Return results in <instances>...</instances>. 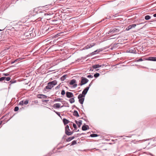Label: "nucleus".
<instances>
[{
    "mask_svg": "<svg viewBox=\"0 0 156 156\" xmlns=\"http://www.w3.org/2000/svg\"><path fill=\"white\" fill-rule=\"evenodd\" d=\"M120 28V27H118L111 29L107 34H110V35H115L119 32Z\"/></svg>",
    "mask_w": 156,
    "mask_h": 156,
    "instance_id": "1",
    "label": "nucleus"
},
{
    "mask_svg": "<svg viewBox=\"0 0 156 156\" xmlns=\"http://www.w3.org/2000/svg\"><path fill=\"white\" fill-rule=\"evenodd\" d=\"M84 95L80 94L78 96V98L79 99V102L81 104H83L84 100Z\"/></svg>",
    "mask_w": 156,
    "mask_h": 156,
    "instance_id": "2",
    "label": "nucleus"
},
{
    "mask_svg": "<svg viewBox=\"0 0 156 156\" xmlns=\"http://www.w3.org/2000/svg\"><path fill=\"white\" fill-rule=\"evenodd\" d=\"M88 81V80L87 79L83 77H81V83L80 84V86H82L86 83Z\"/></svg>",
    "mask_w": 156,
    "mask_h": 156,
    "instance_id": "3",
    "label": "nucleus"
},
{
    "mask_svg": "<svg viewBox=\"0 0 156 156\" xmlns=\"http://www.w3.org/2000/svg\"><path fill=\"white\" fill-rule=\"evenodd\" d=\"M69 126L68 125H67L65 127V133L68 136H70L72 135L73 133V132H69L67 131V129H69Z\"/></svg>",
    "mask_w": 156,
    "mask_h": 156,
    "instance_id": "4",
    "label": "nucleus"
},
{
    "mask_svg": "<svg viewBox=\"0 0 156 156\" xmlns=\"http://www.w3.org/2000/svg\"><path fill=\"white\" fill-rule=\"evenodd\" d=\"M57 83V81L55 80L49 82V89L53 87Z\"/></svg>",
    "mask_w": 156,
    "mask_h": 156,
    "instance_id": "5",
    "label": "nucleus"
},
{
    "mask_svg": "<svg viewBox=\"0 0 156 156\" xmlns=\"http://www.w3.org/2000/svg\"><path fill=\"white\" fill-rule=\"evenodd\" d=\"M144 60L156 61V57H150L148 58H144Z\"/></svg>",
    "mask_w": 156,
    "mask_h": 156,
    "instance_id": "6",
    "label": "nucleus"
},
{
    "mask_svg": "<svg viewBox=\"0 0 156 156\" xmlns=\"http://www.w3.org/2000/svg\"><path fill=\"white\" fill-rule=\"evenodd\" d=\"M91 83H90L88 87H87L82 92V94H83V95H84V96L85 94H87L88 90L90 86Z\"/></svg>",
    "mask_w": 156,
    "mask_h": 156,
    "instance_id": "7",
    "label": "nucleus"
},
{
    "mask_svg": "<svg viewBox=\"0 0 156 156\" xmlns=\"http://www.w3.org/2000/svg\"><path fill=\"white\" fill-rule=\"evenodd\" d=\"M66 97L68 98H72L74 96V95L72 93L69 92H66Z\"/></svg>",
    "mask_w": 156,
    "mask_h": 156,
    "instance_id": "8",
    "label": "nucleus"
},
{
    "mask_svg": "<svg viewBox=\"0 0 156 156\" xmlns=\"http://www.w3.org/2000/svg\"><path fill=\"white\" fill-rule=\"evenodd\" d=\"M136 26V24H133L129 25L126 29L127 30H129L132 29L133 27H135Z\"/></svg>",
    "mask_w": 156,
    "mask_h": 156,
    "instance_id": "9",
    "label": "nucleus"
},
{
    "mask_svg": "<svg viewBox=\"0 0 156 156\" xmlns=\"http://www.w3.org/2000/svg\"><path fill=\"white\" fill-rule=\"evenodd\" d=\"M37 97L39 98H45L47 97V96L44 95L40 94L37 95Z\"/></svg>",
    "mask_w": 156,
    "mask_h": 156,
    "instance_id": "10",
    "label": "nucleus"
},
{
    "mask_svg": "<svg viewBox=\"0 0 156 156\" xmlns=\"http://www.w3.org/2000/svg\"><path fill=\"white\" fill-rule=\"evenodd\" d=\"M104 66V65H99V64H97V65H96L93 66L92 67L94 69H96V68H98L103 67Z\"/></svg>",
    "mask_w": 156,
    "mask_h": 156,
    "instance_id": "11",
    "label": "nucleus"
},
{
    "mask_svg": "<svg viewBox=\"0 0 156 156\" xmlns=\"http://www.w3.org/2000/svg\"><path fill=\"white\" fill-rule=\"evenodd\" d=\"M61 104L60 103H56L53 105V107L56 108H59L60 107Z\"/></svg>",
    "mask_w": 156,
    "mask_h": 156,
    "instance_id": "12",
    "label": "nucleus"
},
{
    "mask_svg": "<svg viewBox=\"0 0 156 156\" xmlns=\"http://www.w3.org/2000/svg\"><path fill=\"white\" fill-rule=\"evenodd\" d=\"M95 45V43H93V44H88L85 47V48L86 49H88V48H90L94 46Z\"/></svg>",
    "mask_w": 156,
    "mask_h": 156,
    "instance_id": "13",
    "label": "nucleus"
},
{
    "mask_svg": "<svg viewBox=\"0 0 156 156\" xmlns=\"http://www.w3.org/2000/svg\"><path fill=\"white\" fill-rule=\"evenodd\" d=\"M89 129V127L87 125L83 126L82 128L83 130H86Z\"/></svg>",
    "mask_w": 156,
    "mask_h": 156,
    "instance_id": "14",
    "label": "nucleus"
},
{
    "mask_svg": "<svg viewBox=\"0 0 156 156\" xmlns=\"http://www.w3.org/2000/svg\"><path fill=\"white\" fill-rule=\"evenodd\" d=\"M76 123L77 124L79 127H80L82 124V121H75Z\"/></svg>",
    "mask_w": 156,
    "mask_h": 156,
    "instance_id": "15",
    "label": "nucleus"
},
{
    "mask_svg": "<svg viewBox=\"0 0 156 156\" xmlns=\"http://www.w3.org/2000/svg\"><path fill=\"white\" fill-rule=\"evenodd\" d=\"M75 137L74 136L71 137H69L66 139V142H69L71 141Z\"/></svg>",
    "mask_w": 156,
    "mask_h": 156,
    "instance_id": "16",
    "label": "nucleus"
},
{
    "mask_svg": "<svg viewBox=\"0 0 156 156\" xmlns=\"http://www.w3.org/2000/svg\"><path fill=\"white\" fill-rule=\"evenodd\" d=\"M63 122L64 125H66L69 123V121L66 119H63Z\"/></svg>",
    "mask_w": 156,
    "mask_h": 156,
    "instance_id": "17",
    "label": "nucleus"
},
{
    "mask_svg": "<svg viewBox=\"0 0 156 156\" xmlns=\"http://www.w3.org/2000/svg\"><path fill=\"white\" fill-rule=\"evenodd\" d=\"M73 115H74L76 116V117H79V116L78 112L76 111H74L73 113Z\"/></svg>",
    "mask_w": 156,
    "mask_h": 156,
    "instance_id": "18",
    "label": "nucleus"
},
{
    "mask_svg": "<svg viewBox=\"0 0 156 156\" xmlns=\"http://www.w3.org/2000/svg\"><path fill=\"white\" fill-rule=\"evenodd\" d=\"M76 82V81L75 80L73 79L69 83V84L70 85H72L74 84Z\"/></svg>",
    "mask_w": 156,
    "mask_h": 156,
    "instance_id": "19",
    "label": "nucleus"
},
{
    "mask_svg": "<svg viewBox=\"0 0 156 156\" xmlns=\"http://www.w3.org/2000/svg\"><path fill=\"white\" fill-rule=\"evenodd\" d=\"M3 78H4V80H5L7 81H9L10 79L11 78L10 77H3Z\"/></svg>",
    "mask_w": 156,
    "mask_h": 156,
    "instance_id": "20",
    "label": "nucleus"
},
{
    "mask_svg": "<svg viewBox=\"0 0 156 156\" xmlns=\"http://www.w3.org/2000/svg\"><path fill=\"white\" fill-rule=\"evenodd\" d=\"M42 102H43V104L45 105H46V104H47V102H48L49 101L48 100H42Z\"/></svg>",
    "mask_w": 156,
    "mask_h": 156,
    "instance_id": "21",
    "label": "nucleus"
},
{
    "mask_svg": "<svg viewBox=\"0 0 156 156\" xmlns=\"http://www.w3.org/2000/svg\"><path fill=\"white\" fill-rule=\"evenodd\" d=\"M69 101L71 103H73L75 102V100L73 98H70Z\"/></svg>",
    "mask_w": 156,
    "mask_h": 156,
    "instance_id": "22",
    "label": "nucleus"
},
{
    "mask_svg": "<svg viewBox=\"0 0 156 156\" xmlns=\"http://www.w3.org/2000/svg\"><path fill=\"white\" fill-rule=\"evenodd\" d=\"M150 18L151 17L149 15L146 16L145 17V19L146 20H149L150 19Z\"/></svg>",
    "mask_w": 156,
    "mask_h": 156,
    "instance_id": "23",
    "label": "nucleus"
},
{
    "mask_svg": "<svg viewBox=\"0 0 156 156\" xmlns=\"http://www.w3.org/2000/svg\"><path fill=\"white\" fill-rule=\"evenodd\" d=\"M90 136L91 137H95L98 136V135L95 134H92L90 135Z\"/></svg>",
    "mask_w": 156,
    "mask_h": 156,
    "instance_id": "24",
    "label": "nucleus"
},
{
    "mask_svg": "<svg viewBox=\"0 0 156 156\" xmlns=\"http://www.w3.org/2000/svg\"><path fill=\"white\" fill-rule=\"evenodd\" d=\"M100 74L99 73H97L94 74V76L95 77H97L99 76Z\"/></svg>",
    "mask_w": 156,
    "mask_h": 156,
    "instance_id": "25",
    "label": "nucleus"
},
{
    "mask_svg": "<svg viewBox=\"0 0 156 156\" xmlns=\"http://www.w3.org/2000/svg\"><path fill=\"white\" fill-rule=\"evenodd\" d=\"M19 109V107L17 106H16L14 108V111L16 112Z\"/></svg>",
    "mask_w": 156,
    "mask_h": 156,
    "instance_id": "26",
    "label": "nucleus"
},
{
    "mask_svg": "<svg viewBox=\"0 0 156 156\" xmlns=\"http://www.w3.org/2000/svg\"><path fill=\"white\" fill-rule=\"evenodd\" d=\"M66 75L63 76L61 78V80H64L66 79Z\"/></svg>",
    "mask_w": 156,
    "mask_h": 156,
    "instance_id": "27",
    "label": "nucleus"
},
{
    "mask_svg": "<svg viewBox=\"0 0 156 156\" xmlns=\"http://www.w3.org/2000/svg\"><path fill=\"white\" fill-rule=\"evenodd\" d=\"M76 144V140H73L72 142V145H73Z\"/></svg>",
    "mask_w": 156,
    "mask_h": 156,
    "instance_id": "28",
    "label": "nucleus"
},
{
    "mask_svg": "<svg viewBox=\"0 0 156 156\" xmlns=\"http://www.w3.org/2000/svg\"><path fill=\"white\" fill-rule=\"evenodd\" d=\"M144 59H143L142 58H140L138 60H136V61L137 62L139 61H143V60H144Z\"/></svg>",
    "mask_w": 156,
    "mask_h": 156,
    "instance_id": "29",
    "label": "nucleus"
},
{
    "mask_svg": "<svg viewBox=\"0 0 156 156\" xmlns=\"http://www.w3.org/2000/svg\"><path fill=\"white\" fill-rule=\"evenodd\" d=\"M28 102H29L28 100H26L24 102V104L26 105H27L28 103Z\"/></svg>",
    "mask_w": 156,
    "mask_h": 156,
    "instance_id": "30",
    "label": "nucleus"
},
{
    "mask_svg": "<svg viewBox=\"0 0 156 156\" xmlns=\"http://www.w3.org/2000/svg\"><path fill=\"white\" fill-rule=\"evenodd\" d=\"M19 104L20 105H23L24 104V102L23 101H20L19 103Z\"/></svg>",
    "mask_w": 156,
    "mask_h": 156,
    "instance_id": "31",
    "label": "nucleus"
},
{
    "mask_svg": "<svg viewBox=\"0 0 156 156\" xmlns=\"http://www.w3.org/2000/svg\"><path fill=\"white\" fill-rule=\"evenodd\" d=\"M65 94V91L64 90H62L61 92V94L63 95H64Z\"/></svg>",
    "mask_w": 156,
    "mask_h": 156,
    "instance_id": "32",
    "label": "nucleus"
},
{
    "mask_svg": "<svg viewBox=\"0 0 156 156\" xmlns=\"http://www.w3.org/2000/svg\"><path fill=\"white\" fill-rule=\"evenodd\" d=\"M9 74L8 73H4L3 74V76H8L9 75Z\"/></svg>",
    "mask_w": 156,
    "mask_h": 156,
    "instance_id": "33",
    "label": "nucleus"
},
{
    "mask_svg": "<svg viewBox=\"0 0 156 156\" xmlns=\"http://www.w3.org/2000/svg\"><path fill=\"white\" fill-rule=\"evenodd\" d=\"M73 127L75 129H76V128H77L75 124H73Z\"/></svg>",
    "mask_w": 156,
    "mask_h": 156,
    "instance_id": "34",
    "label": "nucleus"
},
{
    "mask_svg": "<svg viewBox=\"0 0 156 156\" xmlns=\"http://www.w3.org/2000/svg\"><path fill=\"white\" fill-rule=\"evenodd\" d=\"M87 77L88 78H92L93 77V76L91 75H89L87 76Z\"/></svg>",
    "mask_w": 156,
    "mask_h": 156,
    "instance_id": "35",
    "label": "nucleus"
},
{
    "mask_svg": "<svg viewBox=\"0 0 156 156\" xmlns=\"http://www.w3.org/2000/svg\"><path fill=\"white\" fill-rule=\"evenodd\" d=\"M4 78L3 77H2L1 78H0V81H2L4 80Z\"/></svg>",
    "mask_w": 156,
    "mask_h": 156,
    "instance_id": "36",
    "label": "nucleus"
},
{
    "mask_svg": "<svg viewBox=\"0 0 156 156\" xmlns=\"http://www.w3.org/2000/svg\"><path fill=\"white\" fill-rule=\"evenodd\" d=\"M18 60V59H16L15 60H14V61H13V62H11V63L12 64H13V63H15V62H16Z\"/></svg>",
    "mask_w": 156,
    "mask_h": 156,
    "instance_id": "37",
    "label": "nucleus"
},
{
    "mask_svg": "<svg viewBox=\"0 0 156 156\" xmlns=\"http://www.w3.org/2000/svg\"><path fill=\"white\" fill-rule=\"evenodd\" d=\"M46 88L49 89V83H48L46 87Z\"/></svg>",
    "mask_w": 156,
    "mask_h": 156,
    "instance_id": "38",
    "label": "nucleus"
},
{
    "mask_svg": "<svg viewBox=\"0 0 156 156\" xmlns=\"http://www.w3.org/2000/svg\"><path fill=\"white\" fill-rule=\"evenodd\" d=\"M97 52V50L95 51L94 52H92V55H94L96 53V52Z\"/></svg>",
    "mask_w": 156,
    "mask_h": 156,
    "instance_id": "39",
    "label": "nucleus"
},
{
    "mask_svg": "<svg viewBox=\"0 0 156 156\" xmlns=\"http://www.w3.org/2000/svg\"><path fill=\"white\" fill-rule=\"evenodd\" d=\"M49 20H50V21H49V23H51V22L53 21V20H51V19H49Z\"/></svg>",
    "mask_w": 156,
    "mask_h": 156,
    "instance_id": "40",
    "label": "nucleus"
},
{
    "mask_svg": "<svg viewBox=\"0 0 156 156\" xmlns=\"http://www.w3.org/2000/svg\"><path fill=\"white\" fill-rule=\"evenodd\" d=\"M153 16L154 17H156V13L154 14V15H153Z\"/></svg>",
    "mask_w": 156,
    "mask_h": 156,
    "instance_id": "41",
    "label": "nucleus"
},
{
    "mask_svg": "<svg viewBox=\"0 0 156 156\" xmlns=\"http://www.w3.org/2000/svg\"><path fill=\"white\" fill-rule=\"evenodd\" d=\"M52 28V27H51V28H50V30H51V31H52V30H53V29Z\"/></svg>",
    "mask_w": 156,
    "mask_h": 156,
    "instance_id": "42",
    "label": "nucleus"
},
{
    "mask_svg": "<svg viewBox=\"0 0 156 156\" xmlns=\"http://www.w3.org/2000/svg\"><path fill=\"white\" fill-rule=\"evenodd\" d=\"M10 82L11 83H14L12 81V80L10 81Z\"/></svg>",
    "mask_w": 156,
    "mask_h": 156,
    "instance_id": "43",
    "label": "nucleus"
},
{
    "mask_svg": "<svg viewBox=\"0 0 156 156\" xmlns=\"http://www.w3.org/2000/svg\"><path fill=\"white\" fill-rule=\"evenodd\" d=\"M77 85L76 84H74V86L75 87H76L77 86Z\"/></svg>",
    "mask_w": 156,
    "mask_h": 156,
    "instance_id": "44",
    "label": "nucleus"
},
{
    "mask_svg": "<svg viewBox=\"0 0 156 156\" xmlns=\"http://www.w3.org/2000/svg\"><path fill=\"white\" fill-rule=\"evenodd\" d=\"M4 29H2V30H1V29H0V31H2V30H3Z\"/></svg>",
    "mask_w": 156,
    "mask_h": 156,
    "instance_id": "45",
    "label": "nucleus"
},
{
    "mask_svg": "<svg viewBox=\"0 0 156 156\" xmlns=\"http://www.w3.org/2000/svg\"><path fill=\"white\" fill-rule=\"evenodd\" d=\"M69 130H70V129H67V131H69Z\"/></svg>",
    "mask_w": 156,
    "mask_h": 156,
    "instance_id": "46",
    "label": "nucleus"
},
{
    "mask_svg": "<svg viewBox=\"0 0 156 156\" xmlns=\"http://www.w3.org/2000/svg\"><path fill=\"white\" fill-rule=\"evenodd\" d=\"M57 114L59 116V115H60V114H58V113H57Z\"/></svg>",
    "mask_w": 156,
    "mask_h": 156,
    "instance_id": "47",
    "label": "nucleus"
},
{
    "mask_svg": "<svg viewBox=\"0 0 156 156\" xmlns=\"http://www.w3.org/2000/svg\"><path fill=\"white\" fill-rule=\"evenodd\" d=\"M63 106H62L61 107H63Z\"/></svg>",
    "mask_w": 156,
    "mask_h": 156,
    "instance_id": "48",
    "label": "nucleus"
},
{
    "mask_svg": "<svg viewBox=\"0 0 156 156\" xmlns=\"http://www.w3.org/2000/svg\"><path fill=\"white\" fill-rule=\"evenodd\" d=\"M59 99V100H60V98H59V99Z\"/></svg>",
    "mask_w": 156,
    "mask_h": 156,
    "instance_id": "49",
    "label": "nucleus"
},
{
    "mask_svg": "<svg viewBox=\"0 0 156 156\" xmlns=\"http://www.w3.org/2000/svg\"><path fill=\"white\" fill-rule=\"evenodd\" d=\"M50 13H49V15H50Z\"/></svg>",
    "mask_w": 156,
    "mask_h": 156,
    "instance_id": "50",
    "label": "nucleus"
},
{
    "mask_svg": "<svg viewBox=\"0 0 156 156\" xmlns=\"http://www.w3.org/2000/svg\"><path fill=\"white\" fill-rule=\"evenodd\" d=\"M60 0H59V1H60Z\"/></svg>",
    "mask_w": 156,
    "mask_h": 156,
    "instance_id": "51",
    "label": "nucleus"
}]
</instances>
